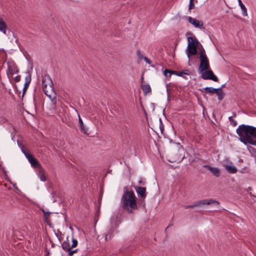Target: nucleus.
<instances>
[{
    "mask_svg": "<svg viewBox=\"0 0 256 256\" xmlns=\"http://www.w3.org/2000/svg\"><path fill=\"white\" fill-rule=\"evenodd\" d=\"M236 132L240 142L244 144H248L256 146V127L241 124L238 126Z\"/></svg>",
    "mask_w": 256,
    "mask_h": 256,
    "instance_id": "1",
    "label": "nucleus"
},
{
    "mask_svg": "<svg viewBox=\"0 0 256 256\" xmlns=\"http://www.w3.org/2000/svg\"><path fill=\"white\" fill-rule=\"evenodd\" d=\"M123 210L132 214L138 209L136 198L132 190H129L127 186L124 188V193L120 200Z\"/></svg>",
    "mask_w": 256,
    "mask_h": 256,
    "instance_id": "2",
    "label": "nucleus"
},
{
    "mask_svg": "<svg viewBox=\"0 0 256 256\" xmlns=\"http://www.w3.org/2000/svg\"><path fill=\"white\" fill-rule=\"evenodd\" d=\"M42 87L44 94L50 100H52L56 98V92L54 90L53 82L48 76L45 75L43 77Z\"/></svg>",
    "mask_w": 256,
    "mask_h": 256,
    "instance_id": "3",
    "label": "nucleus"
},
{
    "mask_svg": "<svg viewBox=\"0 0 256 256\" xmlns=\"http://www.w3.org/2000/svg\"><path fill=\"white\" fill-rule=\"evenodd\" d=\"M200 90L202 92H205L206 93L208 94H216L218 96V98L220 101H221L225 96L224 92L220 88H216L212 87H206L200 89Z\"/></svg>",
    "mask_w": 256,
    "mask_h": 256,
    "instance_id": "4",
    "label": "nucleus"
},
{
    "mask_svg": "<svg viewBox=\"0 0 256 256\" xmlns=\"http://www.w3.org/2000/svg\"><path fill=\"white\" fill-rule=\"evenodd\" d=\"M214 204L216 206H218L219 205L220 202L218 201L214 200L212 199H205L198 201L196 203L192 205H186L185 206V208H193L196 206H201L205 204Z\"/></svg>",
    "mask_w": 256,
    "mask_h": 256,
    "instance_id": "5",
    "label": "nucleus"
},
{
    "mask_svg": "<svg viewBox=\"0 0 256 256\" xmlns=\"http://www.w3.org/2000/svg\"><path fill=\"white\" fill-rule=\"evenodd\" d=\"M66 229L68 232L71 234L70 239L72 240V244L70 246L69 240L70 236H68L66 237V240H65V248H75L77 246L78 242L77 240L74 238L72 229L68 226H66Z\"/></svg>",
    "mask_w": 256,
    "mask_h": 256,
    "instance_id": "6",
    "label": "nucleus"
},
{
    "mask_svg": "<svg viewBox=\"0 0 256 256\" xmlns=\"http://www.w3.org/2000/svg\"><path fill=\"white\" fill-rule=\"evenodd\" d=\"M200 64L198 67V72L200 73L210 68L209 60L206 56H200Z\"/></svg>",
    "mask_w": 256,
    "mask_h": 256,
    "instance_id": "7",
    "label": "nucleus"
},
{
    "mask_svg": "<svg viewBox=\"0 0 256 256\" xmlns=\"http://www.w3.org/2000/svg\"><path fill=\"white\" fill-rule=\"evenodd\" d=\"M8 70H6L7 74L8 76L9 74L11 76L15 73H18L19 72V69L14 62L13 61L7 62Z\"/></svg>",
    "mask_w": 256,
    "mask_h": 256,
    "instance_id": "8",
    "label": "nucleus"
},
{
    "mask_svg": "<svg viewBox=\"0 0 256 256\" xmlns=\"http://www.w3.org/2000/svg\"><path fill=\"white\" fill-rule=\"evenodd\" d=\"M201 77L204 80H210L216 82L218 81V78L212 70H204L202 72Z\"/></svg>",
    "mask_w": 256,
    "mask_h": 256,
    "instance_id": "9",
    "label": "nucleus"
},
{
    "mask_svg": "<svg viewBox=\"0 0 256 256\" xmlns=\"http://www.w3.org/2000/svg\"><path fill=\"white\" fill-rule=\"evenodd\" d=\"M198 47L196 46H192V44H188L187 48L186 50V52L188 58V62L190 61V56L196 55L198 53Z\"/></svg>",
    "mask_w": 256,
    "mask_h": 256,
    "instance_id": "10",
    "label": "nucleus"
},
{
    "mask_svg": "<svg viewBox=\"0 0 256 256\" xmlns=\"http://www.w3.org/2000/svg\"><path fill=\"white\" fill-rule=\"evenodd\" d=\"M122 131L126 136L128 135L132 132L131 123L127 120L124 122L120 124V126Z\"/></svg>",
    "mask_w": 256,
    "mask_h": 256,
    "instance_id": "11",
    "label": "nucleus"
},
{
    "mask_svg": "<svg viewBox=\"0 0 256 256\" xmlns=\"http://www.w3.org/2000/svg\"><path fill=\"white\" fill-rule=\"evenodd\" d=\"M188 20L189 22L192 24L196 28H199L200 29H204V24L202 20H199L196 18H192L190 16L188 18Z\"/></svg>",
    "mask_w": 256,
    "mask_h": 256,
    "instance_id": "12",
    "label": "nucleus"
},
{
    "mask_svg": "<svg viewBox=\"0 0 256 256\" xmlns=\"http://www.w3.org/2000/svg\"><path fill=\"white\" fill-rule=\"evenodd\" d=\"M203 166L209 170L212 173L214 176L217 178L220 176V172L218 168L216 167H212L208 164H204Z\"/></svg>",
    "mask_w": 256,
    "mask_h": 256,
    "instance_id": "13",
    "label": "nucleus"
},
{
    "mask_svg": "<svg viewBox=\"0 0 256 256\" xmlns=\"http://www.w3.org/2000/svg\"><path fill=\"white\" fill-rule=\"evenodd\" d=\"M135 190L138 194L142 198H144L146 197V188L144 187L135 186Z\"/></svg>",
    "mask_w": 256,
    "mask_h": 256,
    "instance_id": "14",
    "label": "nucleus"
},
{
    "mask_svg": "<svg viewBox=\"0 0 256 256\" xmlns=\"http://www.w3.org/2000/svg\"><path fill=\"white\" fill-rule=\"evenodd\" d=\"M190 72L188 70H184L182 72H178L175 70H172L170 72V74H168V77H170L172 74H174L179 76H184V74L189 75Z\"/></svg>",
    "mask_w": 256,
    "mask_h": 256,
    "instance_id": "15",
    "label": "nucleus"
},
{
    "mask_svg": "<svg viewBox=\"0 0 256 256\" xmlns=\"http://www.w3.org/2000/svg\"><path fill=\"white\" fill-rule=\"evenodd\" d=\"M188 44H192V46H196V47L198 48L199 46L201 45L200 43L198 42V40L196 39V37H188Z\"/></svg>",
    "mask_w": 256,
    "mask_h": 256,
    "instance_id": "16",
    "label": "nucleus"
},
{
    "mask_svg": "<svg viewBox=\"0 0 256 256\" xmlns=\"http://www.w3.org/2000/svg\"><path fill=\"white\" fill-rule=\"evenodd\" d=\"M141 88L142 90L144 95H146L148 93L152 92V89L150 86L148 84H141Z\"/></svg>",
    "mask_w": 256,
    "mask_h": 256,
    "instance_id": "17",
    "label": "nucleus"
},
{
    "mask_svg": "<svg viewBox=\"0 0 256 256\" xmlns=\"http://www.w3.org/2000/svg\"><path fill=\"white\" fill-rule=\"evenodd\" d=\"M7 26L3 19L0 18V31L4 34H6Z\"/></svg>",
    "mask_w": 256,
    "mask_h": 256,
    "instance_id": "18",
    "label": "nucleus"
},
{
    "mask_svg": "<svg viewBox=\"0 0 256 256\" xmlns=\"http://www.w3.org/2000/svg\"><path fill=\"white\" fill-rule=\"evenodd\" d=\"M38 175L42 181L44 182L46 180L45 170L42 166L38 168Z\"/></svg>",
    "mask_w": 256,
    "mask_h": 256,
    "instance_id": "19",
    "label": "nucleus"
},
{
    "mask_svg": "<svg viewBox=\"0 0 256 256\" xmlns=\"http://www.w3.org/2000/svg\"><path fill=\"white\" fill-rule=\"evenodd\" d=\"M29 162L30 163L32 166L34 168H39L42 166L38 160L34 157L31 158Z\"/></svg>",
    "mask_w": 256,
    "mask_h": 256,
    "instance_id": "20",
    "label": "nucleus"
},
{
    "mask_svg": "<svg viewBox=\"0 0 256 256\" xmlns=\"http://www.w3.org/2000/svg\"><path fill=\"white\" fill-rule=\"evenodd\" d=\"M78 124L80 128V130L82 132H83L84 134H87L88 128H87L84 126L83 123V122L82 120V118L80 117V116L78 115Z\"/></svg>",
    "mask_w": 256,
    "mask_h": 256,
    "instance_id": "21",
    "label": "nucleus"
},
{
    "mask_svg": "<svg viewBox=\"0 0 256 256\" xmlns=\"http://www.w3.org/2000/svg\"><path fill=\"white\" fill-rule=\"evenodd\" d=\"M225 168L230 174H235L238 171L236 167L232 164L226 166Z\"/></svg>",
    "mask_w": 256,
    "mask_h": 256,
    "instance_id": "22",
    "label": "nucleus"
},
{
    "mask_svg": "<svg viewBox=\"0 0 256 256\" xmlns=\"http://www.w3.org/2000/svg\"><path fill=\"white\" fill-rule=\"evenodd\" d=\"M238 4L240 6L242 11V14L244 16H247L248 13H247V10L245 6L242 4L241 0H238Z\"/></svg>",
    "mask_w": 256,
    "mask_h": 256,
    "instance_id": "23",
    "label": "nucleus"
},
{
    "mask_svg": "<svg viewBox=\"0 0 256 256\" xmlns=\"http://www.w3.org/2000/svg\"><path fill=\"white\" fill-rule=\"evenodd\" d=\"M72 248H65V251L68 252V256H72L76 252L78 251V249H76L74 250H72Z\"/></svg>",
    "mask_w": 256,
    "mask_h": 256,
    "instance_id": "24",
    "label": "nucleus"
},
{
    "mask_svg": "<svg viewBox=\"0 0 256 256\" xmlns=\"http://www.w3.org/2000/svg\"><path fill=\"white\" fill-rule=\"evenodd\" d=\"M198 49L199 50L200 56H206V54L205 50L202 44L198 46Z\"/></svg>",
    "mask_w": 256,
    "mask_h": 256,
    "instance_id": "25",
    "label": "nucleus"
},
{
    "mask_svg": "<svg viewBox=\"0 0 256 256\" xmlns=\"http://www.w3.org/2000/svg\"><path fill=\"white\" fill-rule=\"evenodd\" d=\"M136 55L138 57V60H140L142 59H144V58L145 56H144L141 53L140 51V50H137L136 52Z\"/></svg>",
    "mask_w": 256,
    "mask_h": 256,
    "instance_id": "26",
    "label": "nucleus"
},
{
    "mask_svg": "<svg viewBox=\"0 0 256 256\" xmlns=\"http://www.w3.org/2000/svg\"><path fill=\"white\" fill-rule=\"evenodd\" d=\"M28 75L25 78L26 82L30 83L31 82V74L28 71L26 72Z\"/></svg>",
    "mask_w": 256,
    "mask_h": 256,
    "instance_id": "27",
    "label": "nucleus"
},
{
    "mask_svg": "<svg viewBox=\"0 0 256 256\" xmlns=\"http://www.w3.org/2000/svg\"><path fill=\"white\" fill-rule=\"evenodd\" d=\"M228 120L230 122V124L233 126H236V125H237V122H236V120H234L232 118V116H230L228 118Z\"/></svg>",
    "mask_w": 256,
    "mask_h": 256,
    "instance_id": "28",
    "label": "nucleus"
},
{
    "mask_svg": "<svg viewBox=\"0 0 256 256\" xmlns=\"http://www.w3.org/2000/svg\"><path fill=\"white\" fill-rule=\"evenodd\" d=\"M100 207H99L98 210H97V211L96 212L94 218V220L96 222L98 221V216H100Z\"/></svg>",
    "mask_w": 256,
    "mask_h": 256,
    "instance_id": "29",
    "label": "nucleus"
},
{
    "mask_svg": "<svg viewBox=\"0 0 256 256\" xmlns=\"http://www.w3.org/2000/svg\"><path fill=\"white\" fill-rule=\"evenodd\" d=\"M42 212H44V221L46 222L50 217V212H46L44 209L42 210Z\"/></svg>",
    "mask_w": 256,
    "mask_h": 256,
    "instance_id": "30",
    "label": "nucleus"
},
{
    "mask_svg": "<svg viewBox=\"0 0 256 256\" xmlns=\"http://www.w3.org/2000/svg\"><path fill=\"white\" fill-rule=\"evenodd\" d=\"M22 151L25 154L26 158L28 159V161H30V160L31 158L34 157L30 154L28 153V152H26L24 150H22Z\"/></svg>",
    "mask_w": 256,
    "mask_h": 256,
    "instance_id": "31",
    "label": "nucleus"
},
{
    "mask_svg": "<svg viewBox=\"0 0 256 256\" xmlns=\"http://www.w3.org/2000/svg\"><path fill=\"white\" fill-rule=\"evenodd\" d=\"M160 131L162 133L164 130V126H163V124H162V120L160 118Z\"/></svg>",
    "mask_w": 256,
    "mask_h": 256,
    "instance_id": "32",
    "label": "nucleus"
},
{
    "mask_svg": "<svg viewBox=\"0 0 256 256\" xmlns=\"http://www.w3.org/2000/svg\"><path fill=\"white\" fill-rule=\"evenodd\" d=\"M21 76L20 75L16 76L14 80L16 82H18L20 80Z\"/></svg>",
    "mask_w": 256,
    "mask_h": 256,
    "instance_id": "33",
    "label": "nucleus"
},
{
    "mask_svg": "<svg viewBox=\"0 0 256 256\" xmlns=\"http://www.w3.org/2000/svg\"><path fill=\"white\" fill-rule=\"evenodd\" d=\"M194 8V4L193 2H190L189 8H188L189 10H192Z\"/></svg>",
    "mask_w": 256,
    "mask_h": 256,
    "instance_id": "34",
    "label": "nucleus"
},
{
    "mask_svg": "<svg viewBox=\"0 0 256 256\" xmlns=\"http://www.w3.org/2000/svg\"><path fill=\"white\" fill-rule=\"evenodd\" d=\"M144 60L146 62V63L148 64H150L152 63V61L146 56L144 58Z\"/></svg>",
    "mask_w": 256,
    "mask_h": 256,
    "instance_id": "35",
    "label": "nucleus"
},
{
    "mask_svg": "<svg viewBox=\"0 0 256 256\" xmlns=\"http://www.w3.org/2000/svg\"><path fill=\"white\" fill-rule=\"evenodd\" d=\"M170 72H171V70L166 69L164 71V74L165 76H167V73H169V74H170Z\"/></svg>",
    "mask_w": 256,
    "mask_h": 256,
    "instance_id": "36",
    "label": "nucleus"
},
{
    "mask_svg": "<svg viewBox=\"0 0 256 256\" xmlns=\"http://www.w3.org/2000/svg\"><path fill=\"white\" fill-rule=\"evenodd\" d=\"M45 252H46V254H44V256H48L50 254V252H49V250H48L47 248H46Z\"/></svg>",
    "mask_w": 256,
    "mask_h": 256,
    "instance_id": "37",
    "label": "nucleus"
},
{
    "mask_svg": "<svg viewBox=\"0 0 256 256\" xmlns=\"http://www.w3.org/2000/svg\"><path fill=\"white\" fill-rule=\"evenodd\" d=\"M138 183L140 184L144 185L145 182H143L142 180V178H140V180H138Z\"/></svg>",
    "mask_w": 256,
    "mask_h": 256,
    "instance_id": "38",
    "label": "nucleus"
},
{
    "mask_svg": "<svg viewBox=\"0 0 256 256\" xmlns=\"http://www.w3.org/2000/svg\"><path fill=\"white\" fill-rule=\"evenodd\" d=\"M27 88H26L24 87L23 90H22V97H23L24 96V94H25V93H26V91L27 90Z\"/></svg>",
    "mask_w": 256,
    "mask_h": 256,
    "instance_id": "39",
    "label": "nucleus"
},
{
    "mask_svg": "<svg viewBox=\"0 0 256 256\" xmlns=\"http://www.w3.org/2000/svg\"><path fill=\"white\" fill-rule=\"evenodd\" d=\"M30 84V83H28V82H25V84H24V87L28 88V86H29Z\"/></svg>",
    "mask_w": 256,
    "mask_h": 256,
    "instance_id": "40",
    "label": "nucleus"
},
{
    "mask_svg": "<svg viewBox=\"0 0 256 256\" xmlns=\"http://www.w3.org/2000/svg\"><path fill=\"white\" fill-rule=\"evenodd\" d=\"M10 34H12L14 37V33L9 30L8 34L10 35Z\"/></svg>",
    "mask_w": 256,
    "mask_h": 256,
    "instance_id": "41",
    "label": "nucleus"
},
{
    "mask_svg": "<svg viewBox=\"0 0 256 256\" xmlns=\"http://www.w3.org/2000/svg\"><path fill=\"white\" fill-rule=\"evenodd\" d=\"M143 80H144V77H143V76L142 75V76L140 78V81H141L142 84L143 82Z\"/></svg>",
    "mask_w": 256,
    "mask_h": 256,
    "instance_id": "42",
    "label": "nucleus"
},
{
    "mask_svg": "<svg viewBox=\"0 0 256 256\" xmlns=\"http://www.w3.org/2000/svg\"><path fill=\"white\" fill-rule=\"evenodd\" d=\"M172 224H170L167 226V228H166L165 230L166 231V230H167V229H168V228L170 226H172Z\"/></svg>",
    "mask_w": 256,
    "mask_h": 256,
    "instance_id": "43",
    "label": "nucleus"
},
{
    "mask_svg": "<svg viewBox=\"0 0 256 256\" xmlns=\"http://www.w3.org/2000/svg\"><path fill=\"white\" fill-rule=\"evenodd\" d=\"M62 249L64 250V242L62 243Z\"/></svg>",
    "mask_w": 256,
    "mask_h": 256,
    "instance_id": "44",
    "label": "nucleus"
},
{
    "mask_svg": "<svg viewBox=\"0 0 256 256\" xmlns=\"http://www.w3.org/2000/svg\"><path fill=\"white\" fill-rule=\"evenodd\" d=\"M224 86H225V84H222L220 88V89L222 90V88Z\"/></svg>",
    "mask_w": 256,
    "mask_h": 256,
    "instance_id": "45",
    "label": "nucleus"
},
{
    "mask_svg": "<svg viewBox=\"0 0 256 256\" xmlns=\"http://www.w3.org/2000/svg\"><path fill=\"white\" fill-rule=\"evenodd\" d=\"M166 91L168 92V84H166Z\"/></svg>",
    "mask_w": 256,
    "mask_h": 256,
    "instance_id": "46",
    "label": "nucleus"
},
{
    "mask_svg": "<svg viewBox=\"0 0 256 256\" xmlns=\"http://www.w3.org/2000/svg\"><path fill=\"white\" fill-rule=\"evenodd\" d=\"M234 116V117H236V114L235 112H234V113H233V116Z\"/></svg>",
    "mask_w": 256,
    "mask_h": 256,
    "instance_id": "47",
    "label": "nucleus"
},
{
    "mask_svg": "<svg viewBox=\"0 0 256 256\" xmlns=\"http://www.w3.org/2000/svg\"><path fill=\"white\" fill-rule=\"evenodd\" d=\"M15 42L18 44V40L16 39V40H15Z\"/></svg>",
    "mask_w": 256,
    "mask_h": 256,
    "instance_id": "48",
    "label": "nucleus"
},
{
    "mask_svg": "<svg viewBox=\"0 0 256 256\" xmlns=\"http://www.w3.org/2000/svg\"><path fill=\"white\" fill-rule=\"evenodd\" d=\"M248 189L249 190H252V188H251V187H248Z\"/></svg>",
    "mask_w": 256,
    "mask_h": 256,
    "instance_id": "49",
    "label": "nucleus"
},
{
    "mask_svg": "<svg viewBox=\"0 0 256 256\" xmlns=\"http://www.w3.org/2000/svg\"><path fill=\"white\" fill-rule=\"evenodd\" d=\"M108 240V236H106V240Z\"/></svg>",
    "mask_w": 256,
    "mask_h": 256,
    "instance_id": "50",
    "label": "nucleus"
},
{
    "mask_svg": "<svg viewBox=\"0 0 256 256\" xmlns=\"http://www.w3.org/2000/svg\"><path fill=\"white\" fill-rule=\"evenodd\" d=\"M61 120L62 122H64V119H63V118L61 117Z\"/></svg>",
    "mask_w": 256,
    "mask_h": 256,
    "instance_id": "51",
    "label": "nucleus"
},
{
    "mask_svg": "<svg viewBox=\"0 0 256 256\" xmlns=\"http://www.w3.org/2000/svg\"><path fill=\"white\" fill-rule=\"evenodd\" d=\"M250 194L251 196H253V195L252 194V192H250Z\"/></svg>",
    "mask_w": 256,
    "mask_h": 256,
    "instance_id": "52",
    "label": "nucleus"
},
{
    "mask_svg": "<svg viewBox=\"0 0 256 256\" xmlns=\"http://www.w3.org/2000/svg\"><path fill=\"white\" fill-rule=\"evenodd\" d=\"M194 0H190V2H193Z\"/></svg>",
    "mask_w": 256,
    "mask_h": 256,
    "instance_id": "53",
    "label": "nucleus"
}]
</instances>
